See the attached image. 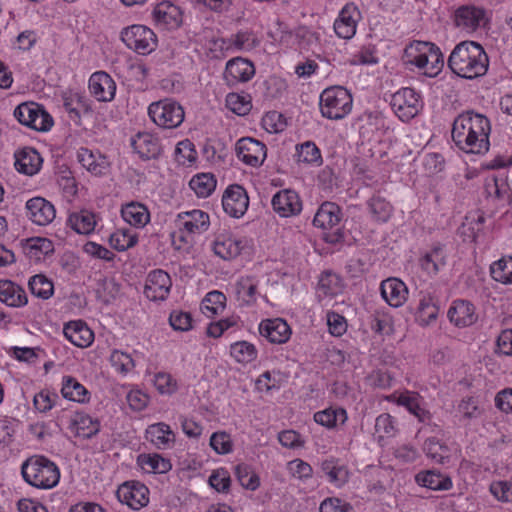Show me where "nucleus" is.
I'll return each instance as SVG.
<instances>
[{"label": "nucleus", "instance_id": "obj_1", "mask_svg": "<svg viewBox=\"0 0 512 512\" xmlns=\"http://www.w3.org/2000/svg\"><path fill=\"white\" fill-rule=\"evenodd\" d=\"M491 122L484 114L468 110L453 121L451 137L456 147L467 154L484 155L490 149Z\"/></svg>", "mask_w": 512, "mask_h": 512}, {"label": "nucleus", "instance_id": "obj_2", "mask_svg": "<svg viewBox=\"0 0 512 512\" xmlns=\"http://www.w3.org/2000/svg\"><path fill=\"white\" fill-rule=\"evenodd\" d=\"M448 66L459 77L475 79L486 74L489 58L479 43L463 41L452 50Z\"/></svg>", "mask_w": 512, "mask_h": 512}, {"label": "nucleus", "instance_id": "obj_3", "mask_svg": "<svg viewBox=\"0 0 512 512\" xmlns=\"http://www.w3.org/2000/svg\"><path fill=\"white\" fill-rule=\"evenodd\" d=\"M23 479L29 485L39 489H51L60 479L58 466L45 456L34 455L21 466Z\"/></svg>", "mask_w": 512, "mask_h": 512}, {"label": "nucleus", "instance_id": "obj_4", "mask_svg": "<svg viewBox=\"0 0 512 512\" xmlns=\"http://www.w3.org/2000/svg\"><path fill=\"white\" fill-rule=\"evenodd\" d=\"M353 98L342 86L326 88L320 94V111L323 117L330 120H341L352 110Z\"/></svg>", "mask_w": 512, "mask_h": 512}, {"label": "nucleus", "instance_id": "obj_5", "mask_svg": "<svg viewBox=\"0 0 512 512\" xmlns=\"http://www.w3.org/2000/svg\"><path fill=\"white\" fill-rule=\"evenodd\" d=\"M341 216V208L336 203L329 201L321 204L314 216V226L328 230L324 235V240L329 244H338L344 241V232L339 227Z\"/></svg>", "mask_w": 512, "mask_h": 512}, {"label": "nucleus", "instance_id": "obj_6", "mask_svg": "<svg viewBox=\"0 0 512 512\" xmlns=\"http://www.w3.org/2000/svg\"><path fill=\"white\" fill-rule=\"evenodd\" d=\"M150 119L159 127L173 129L184 121L185 112L177 101L169 98L153 102L148 107Z\"/></svg>", "mask_w": 512, "mask_h": 512}, {"label": "nucleus", "instance_id": "obj_7", "mask_svg": "<svg viewBox=\"0 0 512 512\" xmlns=\"http://www.w3.org/2000/svg\"><path fill=\"white\" fill-rule=\"evenodd\" d=\"M13 115L22 125L38 132H47L54 125L52 116L35 102H23L16 106Z\"/></svg>", "mask_w": 512, "mask_h": 512}, {"label": "nucleus", "instance_id": "obj_8", "mask_svg": "<svg viewBox=\"0 0 512 512\" xmlns=\"http://www.w3.org/2000/svg\"><path fill=\"white\" fill-rule=\"evenodd\" d=\"M390 105L401 121L408 122L422 110L423 101L415 89L404 87L391 96Z\"/></svg>", "mask_w": 512, "mask_h": 512}, {"label": "nucleus", "instance_id": "obj_9", "mask_svg": "<svg viewBox=\"0 0 512 512\" xmlns=\"http://www.w3.org/2000/svg\"><path fill=\"white\" fill-rule=\"evenodd\" d=\"M121 40L131 50L141 55L150 54L157 47L155 33L144 25H132L121 31Z\"/></svg>", "mask_w": 512, "mask_h": 512}, {"label": "nucleus", "instance_id": "obj_10", "mask_svg": "<svg viewBox=\"0 0 512 512\" xmlns=\"http://www.w3.org/2000/svg\"><path fill=\"white\" fill-rule=\"evenodd\" d=\"M237 158L251 167H259L267 157L266 145L256 139L244 137L235 144Z\"/></svg>", "mask_w": 512, "mask_h": 512}, {"label": "nucleus", "instance_id": "obj_11", "mask_svg": "<svg viewBox=\"0 0 512 512\" xmlns=\"http://www.w3.org/2000/svg\"><path fill=\"white\" fill-rule=\"evenodd\" d=\"M222 207L229 216L242 217L249 207L247 191L241 185H229L222 195Z\"/></svg>", "mask_w": 512, "mask_h": 512}, {"label": "nucleus", "instance_id": "obj_12", "mask_svg": "<svg viewBox=\"0 0 512 512\" xmlns=\"http://www.w3.org/2000/svg\"><path fill=\"white\" fill-rule=\"evenodd\" d=\"M171 287L170 275L162 269H155L147 275L144 294L151 301H164L167 299Z\"/></svg>", "mask_w": 512, "mask_h": 512}, {"label": "nucleus", "instance_id": "obj_13", "mask_svg": "<svg viewBox=\"0 0 512 512\" xmlns=\"http://www.w3.org/2000/svg\"><path fill=\"white\" fill-rule=\"evenodd\" d=\"M255 75L254 64L245 58L235 57L227 61L223 78L229 87L250 81Z\"/></svg>", "mask_w": 512, "mask_h": 512}, {"label": "nucleus", "instance_id": "obj_14", "mask_svg": "<svg viewBox=\"0 0 512 512\" xmlns=\"http://www.w3.org/2000/svg\"><path fill=\"white\" fill-rule=\"evenodd\" d=\"M117 497L134 510H139L149 502V489L138 481H127L117 489Z\"/></svg>", "mask_w": 512, "mask_h": 512}, {"label": "nucleus", "instance_id": "obj_15", "mask_svg": "<svg viewBox=\"0 0 512 512\" xmlns=\"http://www.w3.org/2000/svg\"><path fill=\"white\" fill-rule=\"evenodd\" d=\"M361 18L359 9L353 3L346 4L339 12L334 21V31L339 38L351 39L357 29V24Z\"/></svg>", "mask_w": 512, "mask_h": 512}, {"label": "nucleus", "instance_id": "obj_16", "mask_svg": "<svg viewBox=\"0 0 512 512\" xmlns=\"http://www.w3.org/2000/svg\"><path fill=\"white\" fill-rule=\"evenodd\" d=\"M26 216L38 226L50 224L56 217L54 205L43 197H33L26 202Z\"/></svg>", "mask_w": 512, "mask_h": 512}, {"label": "nucleus", "instance_id": "obj_17", "mask_svg": "<svg viewBox=\"0 0 512 512\" xmlns=\"http://www.w3.org/2000/svg\"><path fill=\"white\" fill-rule=\"evenodd\" d=\"M152 18L156 26L163 29H176L182 24V11L171 1L158 3L153 11Z\"/></svg>", "mask_w": 512, "mask_h": 512}, {"label": "nucleus", "instance_id": "obj_18", "mask_svg": "<svg viewBox=\"0 0 512 512\" xmlns=\"http://www.w3.org/2000/svg\"><path fill=\"white\" fill-rule=\"evenodd\" d=\"M274 211L281 217L298 215L302 211V201L299 195L291 189L278 191L271 200Z\"/></svg>", "mask_w": 512, "mask_h": 512}, {"label": "nucleus", "instance_id": "obj_19", "mask_svg": "<svg viewBox=\"0 0 512 512\" xmlns=\"http://www.w3.org/2000/svg\"><path fill=\"white\" fill-rule=\"evenodd\" d=\"M88 88L100 102H111L116 94V83L105 71L94 72L89 78Z\"/></svg>", "mask_w": 512, "mask_h": 512}, {"label": "nucleus", "instance_id": "obj_20", "mask_svg": "<svg viewBox=\"0 0 512 512\" xmlns=\"http://www.w3.org/2000/svg\"><path fill=\"white\" fill-rule=\"evenodd\" d=\"M447 316L449 321L458 328L469 327L478 319L474 304L464 299L454 300L448 309Z\"/></svg>", "mask_w": 512, "mask_h": 512}, {"label": "nucleus", "instance_id": "obj_21", "mask_svg": "<svg viewBox=\"0 0 512 512\" xmlns=\"http://www.w3.org/2000/svg\"><path fill=\"white\" fill-rule=\"evenodd\" d=\"M485 11L482 8L463 5L454 13V23L459 29L466 32H474L484 24Z\"/></svg>", "mask_w": 512, "mask_h": 512}, {"label": "nucleus", "instance_id": "obj_22", "mask_svg": "<svg viewBox=\"0 0 512 512\" xmlns=\"http://www.w3.org/2000/svg\"><path fill=\"white\" fill-rule=\"evenodd\" d=\"M175 224L179 230H185L190 234L203 233L209 229L210 217L202 210L193 209L179 213Z\"/></svg>", "mask_w": 512, "mask_h": 512}, {"label": "nucleus", "instance_id": "obj_23", "mask_svg": "<svg viewBox=\"0 0 512 512\" xmlns=\"http://www.w3.org/2000/svg\"><path fill=\"white\" fill-rule=\"evenodd\" d=\"M382 298L391 307H401L408 298V288L406 284L396 277H390L383 280L380 284Z\"/></svg>", "mask_w": 512, "mask_h": 512}, {"label": "nucleus", "instance_id": "obj_24", "mask_svg": "<svg viewBox=\"0 0 512 512\" xmlns=\"http://www.w3.org/2000/svg\"><path fill=\"white\" fill-rule=\"evenodd\" d=\"M131 146L143 160L157 159L162 150L160 140L149 132H138L131 138Z\"/></svg>", "mask_w": 512, "mask_h": 512}, {"label": "nucleus", "instance_id": "obj_25", "mask_svg": "<svg viewBox=\"0 0 512 512\" xmlns=\"http://www.w3.org/2000/svg\"><path fill=\"white\" fill-rule=\"evenodd\" d=\"M259 280L255 276H241L235 282L233 289L236 301L240 307H250L258 299Z\"/></svg>", "mask_w": 512, "mask_h": 512}, {"label": "nucleus", "instance_id": "obj_26", "mask_svg": "<svg viewBox=\"0 0 512 512\" xmlns=\"http://www.w3.org/2000/svg\"><path fill=\"white\" fill-rule=\"evenodd\" d=\"M259 333L273 344H283L290 339L291 329L285 320L274 318L261 321Z\"/></svg>", "mask_w": 512, "mask_h": 512}, {"label": "nucleus", "instance_id": "obj_27", "mask_svg": "<svg viewBox=\"0 0 512 512\" xmlns=\"http://www.w3.org/2000/svg\"><path fill=\"white\" fill-rule=\"evenodd\" d=\"M428 42L414 41L404 50L403 61L406 65H412L422 70L424 75L428 76L430 71V60L425 54Z\"/></svg>", "mask_w": 512, "mask_h": 512}, {"label": "nucleus", "instance_id": "obj_28", "mask_svg": "<svg viewBox=\"0 0 512 512\" xmlns=\"http://www.w3.org/2000/svg\"><path fill=\"white\" fill-rule=\"evenodd\" d=\"M99 219L95 212L81 209L69 214L67 225L78 234L89 235L94 232Z\"/></svg>", "mask_w": 512, "mask_h": 512}, {"label": "nucleus", "instance_id": "obj_29", "mask_svg": "<svg viewBox=\"0 0 512 512\" xmlns=\"http://www.w3.org/2000/svg\"><path fill=\"white\" fill-rule=\"evenodd\" d=\"M15 168L18 172L26 175L36 174L42 164V158L36 149L24 147L15 152Z\"/></svg>", "mask_w": 512, "mask_h": 512}, {"label": "nucleus", "instance_id": "obj_30", "mask_svg": "<svg viewBox=\"0 0 512 512\" xmlns=\"http://www.w3.org/2000/svg\"><path fill=\"white\" fill-rule=\"evenodd\" d=\"M0 302L13 307H24L28 303L25 290L11 280H0Z\"/></svg>", "mask_w": 512, "mask_h": 512}, {"label": "nucleus", "instance_id": "obj_31", "mask_svg": "<svg viewBox=\"0 0 512 512\" xmlns=\"http://www.w3.org/2000/svg\"><path fill=\"white\" fill-rule=\"evenodd\" d=\"M64 336L75 346L80 348L88 347L94 340V333L81 320L71 321L63 328Z\"/></svg>", "mask_w": 512, "mask_h": 512}, {"label": "nucleus", "instance_id": "obj_32", "mask_svg": "<svg viewBox=\"0 0 512 512\" xmlns=\"http://www.w3.org/2000/svg\"><path fill=\"white\" fill-rule=\"evenodd\" d=\"M485 190L489 195L493 194L497 199L505 201L508 206L512 207V188L505 172H499L487 179Z\"/></svg>", "mask_w": 512, "mask_h": 512}, {"label": "nucleus", "instance_id": "obj_33", "mask_svg": "<svg viewBox=\"0 0 512 512\" xmlns=\"http://www.w3.org/2000/svg\"><path fill=\"white\" fill-rule=\"evenodd\" d=\"M77 158L79 163L95 176L105 175L109 170L107 158L101 154H94L87 148L79 149Z\"/></svg>", "mask_w": 512, "mask_h": 512}, {"label": "nucleus", "instance_id": "obj_34", "mask_svg": "<svg viewBox=\"0 0 512 512\" xmlns=\"http://www.w3.org/2000/svg\"><path fill=\"white\" fill-rule=\"evenodd\" d=\"M420 266L429 276H435L446 265L443 245H434L419 260Z\"/></svg>", "mask_w": 512, "mask_h": 512}, {"label": "nucleus", "instance_id": "obj_35", "mask_svg": "<svg viewBox=\"0 0 512 512\" xmlns=\"http://www.w3.org/2000/svg\"><path fill=\"white\" fill-rule=\"evenodd\" d=\"M121 216L131 226L142 228L150 221L148 208L140 202H130L122 206Z\"/></svg>", "mask_w": 512, "mask_h": 512}, {"label": "nucleus", "instance_id": "obj_36", "mask_svg": "<svg viewBox=\"0 0 512 512\" xmlns=\"http://www.w3.org/2000/svg\"><path fill=\"white\" fill-rule=\"evenodd\" d=\"M24 254L32 261H41L45 256L54 252V245L51 240L43 237L26 239L23 244Z\"/></svg>", "mask_w": 512, "mask_h": 512}, {"label": "nucleus", "instance_id": "obj_37", "mask_svg": "<svg viewBox=\"0 0 512 512\" xmlns=\"http://www.w3.org/2000/svg\"><path fill=\"white\" fill-rule=\"evenodd\" d=\"M71 430L75 436L90 439L100 431V422L85 413H76L71 421Z\"/></svg>", "mask_w": 512, "mask_h": 512}, {"label": "nucleus", "instance_id": "obj_38", "mask_svg": "<svg viewBox=\"0 0 512 512\" xmlns=\"http://www.w3.org/2000/svg\"><path fill=\"white\" fill-rule=\"evenodd\" d=\"M146 438L156 447L166 449L175 442V434L170 426L164 422H159L148 426Z\"/></svg>", "mask_w": 512, "mask_h": 512}, {"label": "nucleus", "instance_id": "obj_39", "mask_svg": "<svg viewBox=\"0 0 512 512\" xmlns=\"http://www.w3.org/2000/svg\"><path fill=\"white\" fill-rule=\"evenodd\" d=\"M347 420V412L341 407H328L314 414V421L327 429H337Z\"/></svg>", "mask_w": 512, "mask_h": 512}, {"label": "nucleus", "instance_id": "obj_40", "mask_svg": "<svg viewBox=\"0 0 512 512\" xmlns=\"http://www.w3.org/2000/svg\"><path fill=\"white\" fill-rule=\"evenodd\" d=\"M396 403L405 407L419 422L429 423L432 418L431 413L421 406L420 397L417 393L408 391L401 393L396 398Z\"/></svg>", "mask_w": 512, "mask_h": 512}, {"label": "nucleus", "instance_id": "obj_41", "mask_svg": "<svg viewBox=\"0 0 512 512\" xmlns=\"http://www.w3.org/2000/svg\"><path fill=\"white\" fill-rule=\"evenodd\" d=\"M245 246L242 239L218 237L213 245L214 253L224 260H232L240 255Z\"/></svg>", "mask_w": 512, "mask_h": 512}, {"label": "nucleus", "instance_id": "obj_42", "mask_svg": "<svg viewBox=\"0 0 512 512\" xmlns=\"http://www.w3.org/2000/svg\"><path fill=\"white\" fill-rule=\"evenodd\" d=\"M321 470L327 476L328 481L337 488L343 487L349 481V471L345 465L331 458L321 463Z\"/></svg>", "mask_w": 512, "mask_h": 512}, {"label": "nucleus", "instance_id": "obj_43", "mask_svg": "<svg viewBox=\"0 0 512 512\" xmlns=\"http://www.w3.org/2000/svg\"><path fill=\"white\" fill-rule=\"evenodd\" d=\"M137 464L146 473L154 474H164L172 468L170 460L157 453L138 455Z\"/></svg>", "mask_w": 512, "mask_h": 512}, {"label": "nucleus", "instance_id": "obj_44", "mask_svg": "<svg viewBox=\"0 0 512 512\" xmlns=\"http://www.w3.org/2000/svg\"><path fill=\"white\" fill-rule=\"evenodd\" d=\"M415 480L419 485L431 490H449L452 487L450 477L435 470L419 472Z\"/></svg>", "mask_w": 512, "mask_h": 512}, {"label": "nucleus", "instance_id": "obj_45", "mask_svg": "<svg viewBox=\"0 0 512 512\" xmlns=\"http://www.w3.org/2000/svg\"><path fill=\"white\" fill-rule=\"evenodd\" d=\"M61 393L65 399L79 403H85L90 398L89 391L71 376L63 378Z\"/></svg>", "mask_w": 512, "mask_h": 512}, {"label": "nucleus", "instance_id": "obj_46", "mask_svg": "<svg viewBox=\"0 0 512 512\" xmlns=\"http://www.w3.org/2000/svg\"><path fill=\"white\" fill-rule=\"evenodd\" d=\"M343 290V281L341 277L331 271H325L321 274L318 281V295L324 297H333L340 294Z\"/></svg>", "mask_w": 512, "mask_h": 512}, {"label": "nucleus", "instance_id": "obj_47", "mask_svg": "<svg viewBox=\"0 0 512 512\" xmlns=\"http://www.w3.org/2000/svg\"><path fill=\"white\" fill-rule=\"evenodd\" d=\"M257 35L250 30H241L228 39L226 48H234L237 51L249 52L260 45Z\"/></svg>", "mask_w": 512, "mask_h": 512}, {"label": "nucleus", "instance_id": "obj_48", "mask_svg": "<svg viewBox=\"0 0 512 512\" xmlns=\"http://www.w3.org/2000/svg\"><path fill=\"white\" fill-rule=\"evenodd\" d=\"M439 308L433 302L430 295H424L418 304L416 312V321L421 326H428L436 321L438 316Z\"/></svg>", "mask_w": 512, "mask_h": 512}, {"label": "nucleus", "instance_id": "obj_49", "mask_svg": "<svg viewBox=\"0 0 512 512\" xmlns=\"http://www.w3.org/2000/svg\"><path fill=\"white\" fill-rule=\"evenodd\" d=\"M217 180L212 173H199L194 175L190 182V188L198 197L206 198L215 190Z\"/></svg>", "mask_w": 512, "mask_h": 512}, {"label": "nucleus", "instance_id": "obj_50", "mask_svg": "<svg viewBox=\"0 0 512 512\" xmlns=\"http://www.w3.org/2000/svg\"><path fill=\"white\" fill-rule=\"evenodd\" d=\"M367 204L370 213L376 221L386 222L392 215V205L379 193L374 194Z\"/></svg>", "mask_w": 512, "mask_h": 512}, {"label": "nucleus", "instance_id": "obj_51", "mask_svg": "<svg viewBox=\"0 0 512 512\" xmlns=\"http://www.w3.org/2000/svg\"><path fill=\"white\" fill-rule=\"evenodd\" d=\"M490 275L501 284H512V256L502 257L493 262L490 266Z\"/></svg>", "mask_w": 512, "mask_h": 512}, {"label": "nucleus", "instance_id": "obj_52", "mask_svg": "<svg viewBox=\"0 0 512 512\" xmlns=\"http://www.w3.org/2000/svg\"><path fill=\"white\" fill-rule=\"evenodd\" d=\"M230 355L238 363L247 364L253 362L257 358L258 351L252 343L247 341H238L230 345Z\"/></svg>", "mask_w": 512, "mask_h": 512}, {"label": "nucleus", "instance_id": "obj_53", "mask_svg": "<svg viewBox=\"0 0 512 512\" xmlns=\"http://www.w3.org/2000/svg\"><path fill=\"white\" fill-rule=\"evenodd\" d=\"M31 293L41 299H49L54 292L53 282L43 274H36L28 282Z\"/></svg>", "mask_w": 512, "mask_h": 512}, {"label": "nucleus", "instance_id": "obj_54", "mask_svg": "<svg viewBox=\"0 0 512 512\" xmlns=\"http://www.w3.org/2000/svg\"><path fill=\"white\" fill-rule=\"evenodd\" d=\"M297 153L301 162L317 166L323 162L320 149L312 141H306L297 146Z\"/></svg>", "mask_w": 512, "mask_h": 512}, {"label": "nucleus", "instance_id": "obj_55", "mask_svg": "<svg viewBox=\"0 0 512 512\" xmlns=\"http://www.w3.org/2000/svg\"><path fill=\"white\" fill-rule=\"evenodd\" d=\"M424 451L436 463H444L449 458V448L437 438H428L424 443Z\"/></svg>", "mask_w": 512, "mask_h": 512}, {"label": "nucleus", "instance_id": "obj_56", "mask_svg": "<svg viewBox=\"0 0 512 512\" xmlns=\"http://www.w3.org/2000/svg\"><path fill=\"white\" fill-rule=\"evenodd\" d=\"M59 399L60 398L57 393L48 389H43L34 395L33 404L38 412L47 413L57 405Z\"/></svg>", "mask_w": 512, "mask_h": 512}, {"label": "nucleus", "instance_id": "obj_57", "mask_svg": "<svg viewBox=\"0 0 512 512\" xmlns=\"http://www.w3.org/2000/svg\"><path fill=\"white\" fill-rule=\"evenodd\" d=\"M138 242L136 234L129 230H118L110 236V244L117 251H126Z\"/></svg>", "mask_w": 512, "mask_h": 512}, {"label": "nucleus", "instance_id": "obj_58", "mask_svg": "<svg viewBox=\"0 0 512 512\" xmlns=\"http://www.w3.org/2000/svg\"><path fill=\"white\" fill-rule=\"evenodd\" d=\"M235 475L240 484L246 489L254 491L260 485L259 477L246 464L237 465L235 467Z\"/></svg>", "mask_w": 512, "mask_h": 512}, {"label": "nucleus", "instance_id": "obj_59", "mask_svg": "<svg viewBox=\"0 0 512 512\" xmlns=\"http://www.w3.org/2000/svg\"><path fill=\"white\" fill-rule=\"evenodd\" d=\"M63 107L69 114L71 120L77 121L81 117V111H90L89 107L85 103V99L78 94L64 99Z\"/></svg>", "mask_w": 512, "mask_h": 512}, {"label": "nucleus", "instance_id": "obj_60", "mask_svg": "<svg viewBox=\"0 0 512 512\" xmlns=\"http://www.w3.org/2000/svg\"><path fill=\"white\" fill-rule=\"evenodd\" d=\"M226 106L240 116L248 114L252 108L250 100L238 93H229L226 96Z\"/></svg>", "mask_w": 512, "mask_h": 512}, {"label": "nucleus", "instance_id": "obj_61", "mask_svg": "<svg viewBox=\"0 0 512 512\" xmlns=\"http://www.w3.org/2000/svg\"><path fill=\"white\" fill-rule=\"evenodd\" d=\"M427 48L428 49L425 54L427 57H429L430 60V71L428 72V77L432 78L441 72L444 65V58L439 47H437L435 44L428 42Z\"/></svg>", "mask_w": 512, "mask_h": 512}, {"label": "nucleus", "instance_id": "obj_62", "mask_svg": "<svg viewBox=\"0 0 512 512\" xmlns=\"http://www.w3.org/2000/svg\"><path fill=\"white\" fill-rule=\"evenodd\" d=\"M110 362L116 371L123 374L128 373L135 366L131 355L120 350H114L111 353Z\"/></svg>", "mask_w": 512, "mask_h": 512}, {"label": "nucleus", "instance_id": "obj_63", "mask_svg": "<svg viewBox=\"0 0 512 512\" xmlns=\"http://www.w3.org/2000/svg\"><path fill=\"white\" fill-rule=\"evenodd\" d=\"M210 446L217 454H228L232 451L233 442L229 434L219 431L211 435Z\"/></svg>", "mask_w": 512, "mask_h": 512}, {"label": "nucleus", "instance_id": "obj_64", "mask_svg": "<svg viewBox=\"0 0 512 512\" xmlns=\"http://www.w3.org/2000/svg\"><path fill=\"white\" fill-rule=\"evenodd\" d=\"M289 473L296 479L306 481L313 476L312 466L302 459H294L287 465Z\"/></svg>", "mask_w": 512, "mask_h": 512}]
</instances>
